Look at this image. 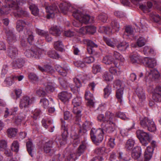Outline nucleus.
I'll return each mask as SVG.
<instances>
[{
    "instance_id": "7",
    "label": "nucleus",
    "mask_w": 161,
    "mask_h": 161,
    "mask_svg": "<svg viewBox=\"0 0 161 161\" xmlns=\"http://www.w3.org/2000/svg\"><path fill=\"white\" fill-rule=\"evenodd\" d=\"M136 135L137 137L143 145L146 146L150 141L149 135L143 130H137Z\"/></svg>"
},
{
    "instance_id": "1",
    "label": "nucleus",
    "mask_w": 161,
    "mask_h": 161,
    "mask_svg": "<svg viewBox=\"0 0 161 161\" xmlns=\"http://www.w3.org/2000/svg\"><path fill=\"white\" fill-rule=\"evenodd\" d=\"M106 123L103 127V130L108 133H111L115 129L116 125L115 121L116 119L114 114L111 112L108 111L106 113Z\"/></svg>"
},
{
    "instance_id": "4",
    "label": "nucleus",
    "mask_w": 161,
    "mask_h": 161,
    "mask_svg": "<svg viewBox=\"0 0 161 161\" xmlns=\"http://www.w3.org/2000/svg\"><path fill=\"white\" fill-rule=\"evenodd\" d=\"M103 130L101 129L92 128L90 134L93 142L95 144L101 142L103 139Z\"/></svg>"
},
{
    "instance_id": "41",
    "label": "nucleus",
    "mask_w": 161,
    "mask_h": 161,
    "mask_svg": "<svg viewBox=\"0 0 161 161\" xmlns=\"http://www.w3.org/2000/svg\"><path fill=\"white\" fill-rule=\"evenodd\" d=\"M30 8L32 14L35 16H37L39 14V9L37 7L35 4H32L30 6Z\"/></svg>"
},
{
    "instance_id": "62",
    "label": "nucleus",
    "mask_w": 161,
    "mask_h": 161,
    "mask_svg": "<svg viewBox=\"0 0 161 161\" xmlns=\"http://www.w3.org/2000/svg\"><path fill=\"white\" fill-rule=\"evenodd\" d=\"M104 39L106 44L108 46L113 47H114L115 46V43L111 41L109 39L104 37Z\"/></svg>"
},
{
    "instance_id": "39",
    "label": "nucleus",
    "mask_w": 161,
    "mask_h": 161,
    "mask_svg": "<svg viewBox=\"0 0 161 161\" xmlns=\"http://www.w3.org/2000/svg\"><path fill=\"white\" fill-rule=\"evenodd\" d=\"M7 36L8 41L10 44H11L15 42L16 37L12 32L7 33Z\"/></svg>"
},
{
    "instance_id": "52",
    "label": "nucleus",
    "mask_w": 161,
    "mask_h": 161,
    "mask_svg": "<svg viewBox=\"0 0 161 161\" xmlns=\"http://www.w3.org/2000/svg\"><path fill=\"white\" fill-rule=\"evenodd\" d=\"M135 126V124L133 123V125L132 127H130L128 129H121L120 131V133L121 135L123 136H126L128 135V132L130 130L133 129Z\"/></svg>"
},
{
    "instance_id": "56",
    "label": "nucleus",
    "mask_w": 161,
    "mask_h": 161,
    "mask_svg": "<svg viewBox=\"0 0 161 161\" xmlns=\"http://www.w3.org/2000/svg\"><path fill=\"white\" fill-rule=\"evenodd\" d=\"M111 26L113 30L115 31H119L120 26L119 24L116 21H113L111 23Z\"/></svg>"
},
{
    "instance_id": "32",
    "label": "nucleus",
    "mask_w": 161,
    "mask_h": 161,
    "mask_svg": "<svg viewBox=\"0 0 161 161\" xmlns=\"http://www.w3.org/2000/svg\"><path fill=\"white\" fill-rule=\"evenodd\" d=\"M135 141L132 139H128L125 143V147L128 150H131L134 147Z\"/></svg>"
},
{
    "instance_id": "25",
    "label": "nucleus",
    "mask_w": 161,
    "mask_h": 161,
    "mask_svg": "<svg viewBox=\"0 0 161 161\" xmlns=\"http://www.w3.org/2000/svg\"><path fill=\"white\" fill-rule=\"evenodd\" d=\"M147 42L146 40L142 37H140L138 39L136 42V44H131V46L132 47H136L137 46L139 47H142L144 46Z\"/></svg>"
},
{
    "instance_id": "61",
    "label": "nucleus",
    "mask_w": 161,
    "mask_h": 161,
    "mask_svg": "<svg viewBox=\"0 0 161 161\" xmlns=\"http://www.w3.org/2000/svg\"><path fill=\"white\" fill-rule=\"evenodd\" d=\"M104 95L105 97H108L110 94L111 92V88L108 86H107L106 88L104 89Z\"/></svg>"
},
{
    "instance_id": "47",
    "label": "nucleus",
    "mask_w": 161,
    "mask_h": 161,
    "mask_svg": "<svg viewBox=\"0 0 161 161\" xmlns=\"http://www.w3.org/2000/svg\"><path fill=\"white\" fill-rule=\"evenodd\" d=\"M114 56L116 60L119 61V62H123L124 60V58L122 55L116 51L114 52Z\"/></svg>"
},
{
    "instance_id": "53",
    "label": "nucleus",
    "mask_w": 161,
    "mask_h": 161,
    "mask_svg": "<svg viewBox=\"0 0 161 161\" xmlns=\"http://www.w3.org/2000/svg\"><path fill=\"white\" fill-rule=\"evenodd\" d=\"M54 47L57 50L62 51L63 49V45L61 42L59 41L55 42L54 45Z\"/></svg>"
},
{
    "instance_id": "35",
    "label": "nucleus",
    "mask_w": 161,
    "mask_h": 161,
    "mask_svg": "<svg viewBox=\"0 0 161 161\" xmlns=\"http://www.w3.org/2000/svg\"><path fill=\"white\" fill-rule=\"evenodd\" d=\"M50 33L54 36H58L61 32L58 27L57 26L52 27L49 30Z\"/></svg>"
},
{
    "instance_id": "29",
    "label": "nucleus",
    "mask_w": 161,
    "mask_h": 161,
    "mask_svg": "<svg viewBox=\"0 0 161 161\" xmlns=\"http://www.w3.org/2000/svg\"><path fill=\"white\" fill-rule=\"evenodd\" d=\"M45 90L46 92L49 93L53 92L54 90V84L51 82H49L45 85Z\"/></svg>"
},
{
    "instance_id": "43",
    "label": "nucleus",
    "mask_w": 161,
    "mask_h": 161,
    "mask_svg": "<svg viewBox=\"0 0 161 161\" xmlns=\"http://www.w3.org/2000/svg\"><path fill=\"white\" fill-rule=\"evenodd\" d=\"M18 110L17 107H15L11 109L10 113L8 112V108H6L5 113L4 116L5 118H7L9 114H10L11 115L14 114Z\"/></svg>"
},
{
    "instance_id": "23",
    "label": "nucleus",
    "mask_w": 161,
    "mask_h": 161,
    "mask_svg": "<svg viewBox=\"0 0 161 161\" xmlns=\"http://www.w3.org/2000/svg\"><path fill=\"white\" fill-rule=\"evenodd\" d=\"M153 151V147L150 146L147 147L144 154L145 158L147 160H149L151 158Z\"/></svg>"
},
{
    "instance_id": "24",
    "label": "nucleus",
    "mask_w": 161,
    "mask_h": 161,
    "mask_svg": "<svg viewBox=\"0 0 161 161\" xmlns=\"http://www.w3.org/2000/svg\"><path fill=\"white\" fill-rule=\"evenodd\" d=\"M57 71L59 74L63 76H65L67 75L68 69L67 66H65L64 68L61 67L60 65H57L56 67Z\"/></svg>"
},
{
    "instance_id": "19",
    "label": "nucleus",
    "mask_w": 161,
    "mask_h": 161,
    "mask_svg": "<svg viewBox=\"0 0 161 161\" xmlns=\"http://www.w3.org/2000/svg\"><path fill=\"white\" fill-rule=\"evenodd\" d=\"M142 149L140 147H136L132 150V157L134 159H137L140 157L141 154Z\"/></svg>"
},
{
    "instance_id": "30",
    "label": "nucleus",
    "mask_w": 161,
    "mask_h": 161,
    "mask_svg": "<svg viewBox=\"0 0 161 161\" xmlns=\"http://www.w3.org/2000/svg\"><path fill=\"white\" fill-rule=\"evenodd\" d=\"M7 53L11 58L15 57L18 53V50L15 47H10L7 50Z\"/></svg>"
},
{
    "instance_id": "21",
    "label": "nucleus",
    "mask_w": 161,
    "mask_h": 161,
    "mask_svg": "<svg viewBox=\"0 0 161 161\" xmlns=\"http://www.w3.org/2000/svg\"><path fill=\"white\" fill-rule=\"evenodd\" d=\"M86 99L88 101V104L90 106H93L94 102L93 100V95L88 91H86L85 94Z\"/></svg>"
},
{
    "instance_id": "3",
    "label": "nucleus",
    "mask_w": 161,
    "mask_h": 161,
    "mask_svg": "<svg viewBox=\"0 0 161 161\" xmlns=\"http://www.w3.org/2000/svg\"><path fill=\"white\" fill-rule=\"evenodd\" d=\"M81 98L80 97H78L74 98L72 103L74 105L73 112L76 115V120L79 121L81 116V108L80 107Z\"/></svg>"
},
{
    "instance_id": "40",
    "label": "nucleus",
    "mask_w": 161,
    "mask_h": 161,
    "mask_svg": "<svg viewBox=\"0 0 161 161\" xmlns=\"http://www.w3.org/2000/svg\"><path fill=\"white\" fill-rule=\"evenodd\" d=\"M113 61V59L110 55H108L105 56L103 59V63L106 64H111Z\"/></svg>"
},
{
    "instance_id": "12",
    "label": "nucleus",
    "mask_w": 161,
    "mask_h": 161,
    "mask_svg": "<svg viewBox=\"0 0 161 161\" xmlns=\"http://www.w3.org/2000/svg\"><path fill=\"white\" fill-rule=\"evenodd\" d=\"M53 141L50 140L43 145V149L44 152L50 155L53 154L55 151V150L53 148Z\"/></svg>"
},
{
    "instance_id": "58",
    "label": "nucleus",
    "mask_w": 161,
    "mask_h": 161,
    "mask_svg": "<svg viewBox=\"0 0 161 161\" xmlns=\"http://www.w3.org/2000/svg\"><path fill=\"white\" fill-rule=\"evenodd\" d=\"M153 99L156 102H161V94L153 93Z\"/></svg>"
},
{
    "instance_id": "18",
    "label": "nucleus",
    "mask_w": 161,
    "mask_h": 161,
    "mask_svg": "<svg viewBox=\"0 0 161 161\" xmlns=\"http://www.w3.org/2000/svg\"><path fill=\"white\" fill-rule=\"evenodd\" d=\"M84 42L85 44L87 45V50L89 54H92L93 53L92 48L94 47H97V45L91 40H84Z\"/></svg>"
},
{
    "instance_id": "51",
    "label": "nucleus",
    "mask_w": 161,
    "mask_h": 161,
    "mask_svg": "<svg viewBox=\"0 0 161 161\" xmlns=\"http://www.w3.org/2000/svg\"><path fill=\"white\" fill-rule=\"evenodd\" d=\"M52 121L51 119L47 120L45 119H43L42 121V125L46 128H47L48 126L52 124Z\"/></svg>"
},
{
    "instance_id": "54",
    "label": "nucleus",
    "mask_w": 161,
    "mask_h": 161,
    "mask_svg": "<svg viewBox=\"0 0 161 161\" xmlns=\"http://www.w3.org/2000/svg\"><path fill=\"white\" fill-rule=\"evenodd\" d=\"M74 64L75 66L80 69L83 68L86 66L84 62L81 61L75 62H74Z\"/></svg>"
},
{
    "instance_id": "20",
    "label": "nucleus",
    "mask_w": 161,
    "mask_h": 161,
    "mask_svg": "<svg viewBox=\"0 0 161 161\" xmlns=\"http://www.w3.org/2000/svg\"><path fill=\"white\" fill-rule=\"evenodd\" d=\"M94 18L93 17H90L88 15L82 14L80 17L79 21L81 23H87L89 22L92 23L93 22Z\"/></svg>"
},
{
    "instance_id": "48",
    "label": "nucleus",
    "mask_w": 161,
    "mask_h": 161,
    "mask_svg": "<svg viewBox=\"0 0 161 161\" xmlns=\"http://www.w3.org/2000/svg\"><path fill=\"white\" fill-rule=\"evenodd\" d=\"M28 77L29 79L31 81L34 83L36 82L38 80V78L36 75L34 73H30Z\"/></svg>"
},
{
    "instance_id": "60",
    "label": "nucleus",
    "mask_w": 161,
    "mask_h": 161,
    "mask_svg": "<svg viewBox=\"0 0 161 161\" xmlns=\"http://www.w3.org/2000/svg\"><path fill=\"white\" fill-rule=\"evenodd\" d=\"M94 61V57L92 56L86 57L83 59V61L85 63L90 64L92 63Z\"/></svg>"
},
{
    "instance_id": "31",
    "label": "nucleus",
    "mask_w": 161,
    "mask_h": 161,
    "mask_svg": "<svg viewBox=\"0 0 161 161\" xmlns=\"http://www.w3.org/2000/svg\"><path fill=\"white\" fill-rule=\"evenodd\" d=\"M150 120H152L149 119L147 117H141L140 119V124L142 127L146 128L148 124V122Z\"/></svg>"
},
{
    "instance_id": "2",
    "label": "nucleus",
    "mask_w": 161,
    "mask_h": 161,
    "mask_svg": "<svg viewBox=\"0 0 161 161\" xmlns=\"http://www.w3.org/2000/svg\"><path fill=\"white\" fill-rule=\"evenodd\" d=\"M6 6L5 8H12L15 9L16 11L14 12L15 16L21 17L26 13L21 9L19 6V2L16 0H5Z\"/></svg>"
},
{
    "instance_id": "26",
    "label": "nucleus",
    "mask_w": 161,
    "mask_h": 161,
    "mask_svg": "<svg viewBox=\"0 0 161 161\" xmlns=\"http://www.w3.org/2000/svg\"><path fill=\"white\" fill-rule=\"evenodd\" d=\"M26 145L27 150L29 153L31 157H33V155L34 153V150L35 147L32 142L31 141L29 140L26 142Z\"/></svg>"
},
{
    "instance_id": "16",
    "label": "nucleus",
    "mask_w": 161,
    "mask_h": 161,
    "mask_svg": "<svg viewBox=\"0 0 161 161\" xmlns=\"http://www.w3.org/2000/svg\"><path fill=\"white\" fill-rule=\"evenodd\" d=\"M146 75L150 78H152L154 79H158L160 76L159 72L156 69H152L147 71Z\"/></svg>"
},
{
    "instance_id": "45",
    "label": "nucleus",
    "mask_w": 161,
    "mask_h": 161,
    "mask_svg": "<svg viewBox=\"0 0 161 161\" xmlns=\"http://www.w3.org/2000/svg\"><path fill=\"white\" fill-rule=\"evenodd\" d=\"M48 55L51 58H58L59 57V55L56 52L53 50H50L47 52Z\"/></svg>"
},
{
    "instance_id": "46",
    "label": "nucleus",
    "mask_w": 161,
    "mask_h": 161,
    "mask_svg": "<svg viewBox=\"0 0 161 161\" xmlns=\"http://www.w3.org/2000/svg\"><path fill=\"white\" fill-rule=\"evenodd\" d=\"M152 3L150 2H147V8L146 6H144V5H141L140 6V8L142 9L144 11H147L148 12L149 11L148 9L150 8L152 6Z\"/></svg>"
},
{
    "instance_id": "27",
    "label": "nucleus",
    "mask_w": 161,
    "mask_h": 161,
    "mask_svg": "<svg viewBox=\"0 0 161 161\" xmlns=\"http://www.w3.org/2000/svg\"><path fill=\"white\" fill-rule=\"evenodd\" d=\"M134 33L133 29L130 26H127L125 29V32L123 35L124 37L126 38V36H130L133 37Z\"/></svg>"
},
{
    "instance_id": "6",
    "label": "nucleus",
    "mask_w": 161,
    "mask_h": 161,
    "mask_svg": "<svg viewBox=\"0 0 161 161\" xmlns=\"http://www.w3.org/2000/svg\"><path fill=\"white\" fill-rule=\"evenodd\" d=\"M86 80V76L84 75L82 73L77 75L74 79V82L75 83L76 86L74 87H71L72 91L74 92H75L76 91L78 92L79 88L81 86V82H85Z\"/></svg>"
},
{
    "instance_id": "17",
    "label": "nucleus",
    "mask_w": 161,
    "mask_h": 161,
    "mask_svg": "<svg viewBox=\"0 0 161 161\" xmlns=\"http://www.w3.org/2000/svg\"><path fill=\"white\" fill-rule=\"evenodd\" d=\"M144 63L147 67L149 68H153L156 65V60L154 58L149 57L145 58Z\"/></svg>"
},
{
    "instance_id": "55",
    "label": "nucleus",
    "mask_w": 161,
    "mask_h": 161,
    "mask_svg": "<svg viewBox=\"0 0 161 161\" xmlns=\"http://www.w3.org/2000/svg\"><path fill=\"white\" fill-rule=\"evenodd\" d=\"M101 71V68L100 65L95 64L92 67V72L94 74L100 72Z\"/></svg>"
},
{
    "instance_id": "50",
    "label": "nucleus",
    "mask_w": 161,
    "mask_h": 161,
    "mask_svg": "<svg viewBox=\"0 0 161 161\" xmlns=\"http://www.w3.org/2000/svg\"><path fill=\"white\" fill-rule=\"evenodd\" d=\"M150 16L153 20L156 22L161 21V17L155 13L151 14Z\"/></svg>"
},
{
    "instance_id": "34",
    "label": "nucleus",
    "mask_w": 161,
    "mask_h": 161,
    "mask_svg": "<svg viewBox=\"0 0 161 161\" xmlns=\"http://www.w3.org/2000/svg\"><path fill=\"white\" fill-rule=\"evenodd\" d=\"M19 145L18 142L14 141L13 142L11 146V150L16 153L18 152L19 149Z\"/></svg>"
},
{
    "instance_id": "33",
    "label": "nucleus",
    "mask_w": 161,
    "mask_h": 161,
    "mask_svg": "<svg viewBox=\"0 0 161 161\" xmlns=\"http://www.w3.org/2000/svg\"><path fill=\"white\" fill-rule=\"evenodd\" d=\"M148 125L146 128H147L148 130L151 132H154L156 130V125L153 122L152 120H150L148 122Z\"/></svg>"
},
{
    "instance_id": "28",
    "label": "nucleus",
    "mask_w": 161,
    "mask_h": 161,
    "mask_svg": "<svg viewBox=\"0 0 161 161\" xmlns=\"http://www.w3.org/2000/svg\"><path fill=\"white\" fill-rule=\"evenodd\" d=\"M98 31L101 33H104L107 35H110L113 32H114V30L113 31L109 27L101 26L99 29Z\"/></svg>"
},
{
    "instance_id": "37",
    "label": "nucleus",
    "mask_w": 161,
    "mask_h": 161,
    "mask_svg": "<svg viewBox=\"0 0 161 161\" xmlns=\"http://www.w3.org/2000/svg\"><path fill=\"white\" fill-rule=\"evenodd\" d=\"M129 45L125 42H123L117 46L118 49L120 51H124L128 47Z\"/></svg>"
},
{
    "instance_id": "59",
    "label": "nucleus",
    "mask_w": 161,
    "mask_h": 161,
    "mask_svg": "<svg viewBox=\"0 0 161 161\" xmlns=\"http://www.w3.org/2000/svg\"><path fill=\"white\" fill-rule=\"evenodd\" d=\"M40 103L44 108H47L49 104L48 100L45 98H42L40 101Z\"/></svg>"
},
{
    "instance_id": "49",
    "label": "nucleus",
    "mask_w": 161,
    "mask_h": 161,
    "mask_svg": "<svg viewBox=\"0 0 161 161\" xmlns=\"http://www.w3.org/2000/svg\"><path fill=\"white\" fill-rule=\"evenodd\" d=\"M140 59L139 56L136 53H135L130 56V61L132 63H135L139 61Z\"/></svg>"
},
{
    "instance_id": "5",
    "label": "nucleus",
    "mask_w": 161,
    "mask_h": 161,
    "mask_svg": "<svg viewBox=\"0 0 161 161\" xmlns=\"http://www.w3.org/2000/svg\"><path fill=\"white\" fill-rule=\"evenodd\" d=\"M113 86L117 89L116 97L120 102L121 103L124 88L123 83L119 80H116L114 82Z\"/></svg>"
},
{
    "instance_id": "11",
    "label": "nucleus",
    "mask_w": 161,
    "mask_h": 161,
    "mask_svg": "<svg viewBox=\"0 0 161 161\" xmlns=\"http://www.w3.org/2000/svg\"><path fill=\"white\" fill-rule=\"evenodd\" d=\"M86 148L84 144L81 145L79 147L76 154L75 153H71L69 155L66 156L67 161H74L75 160L77 156H80L81 153L83 152Z\"/></svg>"
},
{
    "instance_id": "15",
    "label": "nucleus",
    "mask_w": 161,
    "mask_h": 161,
    "mask_svg": "<svg viewBox=\"0 0 161 161\" xmlns=\"http://www.w3.org/2000/svg\"><path fill=\"white\" fill-rule=\"evenodd\" d=\"M71 94L67 92H62L58 94V97L64 103H67L71 97Z\"/></svg>"
},
{
    "instance_id": "36",
    "label": "nucleus",
    "mask_w": 161,
    "mask_h": 161,
    "mask_svg": "<svg viewBox=\"0 0 161 161\" xmlns=\"http://www.w3.org/2000/svg\"><path fill=\"white\" fill-rule=\"evenodd\" d=\"M17 132V130L15 128H11L7 130L8 136L10 138L15 137Z\"/></svg>"
},
{
    "instance_id": "42",
    "label": "nucleus",
    "mask_w": 161,
    "mask_h": 161,
    "mask_svg": "<svg viewBox=\"0 0 161 161\" xmlns=\"http://www.w3.org/2000/svg\"><path fill=\"white\" fill-rule=\"evenodd\" d=\"M73 11V17L75 18L76 19L78 20H79L80 19V17H81L82 14L81 13V12H80L79 10H77V9H74Z\"/></svg>"
},
{
    "instance_id": "10",
    "label": "nucleus",
    "mask_w": 161,
    "mask_h": 161,
    "mask_svg": "<svg viewBox=\"0 0 161 161\" xmlns=\"http://www.w3.org/2000/svg\"><path fill=\"white\" fill-rule=\"evenodd\" d=\"M62 129L64 130V133L62 134V138L58 139V142L60 146H63L67 143V128L64 121V120L61 121Z\"/></svg>"
},
{
    "instance_id": "38",
    "label": "nucleus",
    "mask_w": 161,
    "mask_h": 161,
    "mask_svg": "<svg viewBox=\"0 0 161 161\" xmlns=\"http://www.w3.org/2000/svg\"><path fill=\"white\" fill-rule=\"evenodd\" d=\"M24 62L22 58H19L13 62L14 66L19 68H21L24 65Z\"/></svg>"
},
{
    "instance_id": "14",
    "label": "nucleus",
    "mask_w": 161,
    "mask_h": 161,
    "mask_svg": "<svg viewBox=\"0 0 161 161\" xmlns=\"http://www.w3.org/2000/svg\"><path fill=\"white\" fill-rule=\"evenodd\" d=\"M58 8L55 5H53L46 8L47 13V18L50 19L54 17V13L57 10Z\"/></svg>"
},
{
    "instance_id": "63",
    "label": "nucleus",
    "mask_w": 161,
    "mask_h": 161,
    "mask_svg": "<svg viewBox=\"0 0 161 161\" xmlns=\"http://www.w3.org/2000/svg\"><path fill=\"white\" fill-rule=\"evenodd\" d=\"M27 33L28 36V41L31 43L34 40L33 33L31 31H27Z\"/></svg>"
},
{
    "instance_id": "44",
    "label": "nucleus",
    "mask_w": 161,
    "mask_h": 161,
    "mask_svg": "<svg viewBox=\"0 0 161 161\" xmlns=\"http://www.w3.org/2000/svg\"><path fill=\"white\" fill-rule=\"evenodd\" d=\"M103 79L107 81H112L113 79V76L108 72H105L103 74Z\"/></svg>"
},
{
    "instance_id": "9",
    "label": "nucleus",
    "mask_w": 161,
    "mask_h": 161,
    "mask_svg": "<svg viewBox=\"0 0 161 161\" xmlns=\"http://www.w3.org/2000/svg\"><path fill=\"white\" fill-rule=\"evenodd\" d=\"M34 101V98H30L28 96L24 97L20 100L19 103V107L21 108L28 107Z\"/></svg>"
},
{
    "instance_id": "64",
    "label": "nucleus",
    "mask_w": 161,
    "mask_h": 161,
    "mask_svg": "<svg viewBox=\"0 0 161 161\" xmlns=\"http://www.w3.org/2000/svg\"><path fill=\"white\" fill-rule=\"evenodd\" d=\"M36 93L40 96H44L46 92L42 88H40L36 91Z\"/></svg>"
},
{
    "instance_id": "8",
    "label": "nucleus",
    "mask_w": 161,
    "mask_h": 161,
    "mask_svg": "<svg viewBox=\"0 0 161 161\" xmlns=\"http://www.w3.org/2000/svg\"><path fill=\"white\" fill-rule=\"evenodd\" d=\"M40 49L36 47H32L31 49H26L24 52L25 55L28 58L31 57L39 58L41 56V52Z\"/></svg>"
},
{
    "instance_id": "22",
    "label": "nucleus",
    "mask_w": 161,
    "mask_h": 161,
    "mask_svg": "<svg viewBox=\"0 0 161 161\" xmlns=\"http://www.w3.org/2000/svg\"><path fill=\"white\" fill-rule=\"evenodd\" d=\"M136 92L137 94L141 103L143 102L145 99V96L144 92L142 87L137 88L136 90Z\"/></svg>"
},
{
    "instance_id": "57",
    "label": "nucleus",
    "mask_w": 161,
    "mask_h": 161,
    "mask_svg": "<svg viewBox=\"0 0 161 161\" xmlns=\"http://www.w3.org/2000/svg\"><path fill=\"white\" fill-rule=\"evenodd\" d=\"M98 18L102 22H105L107 20L108 16L106 14L102 13L98 16Z\"/></svg>"
},
{
    "instance_id": "13",
    "label": "nucleus",
    "mask_w": 161,
    "mask_h": 161,
    "mask_svg": "<svg viewBox=\"0 0 161 161\" xmlns=\"http://www.w3.org/2000/svg\"><path fill=\"white\" fill-rule=\"evenodd\" d=\"M59 7L61 12L64 14H66L68 12L71 11L74 9L71 4L66 2L60 4Z\"/></svg>"
}]
</instances>
